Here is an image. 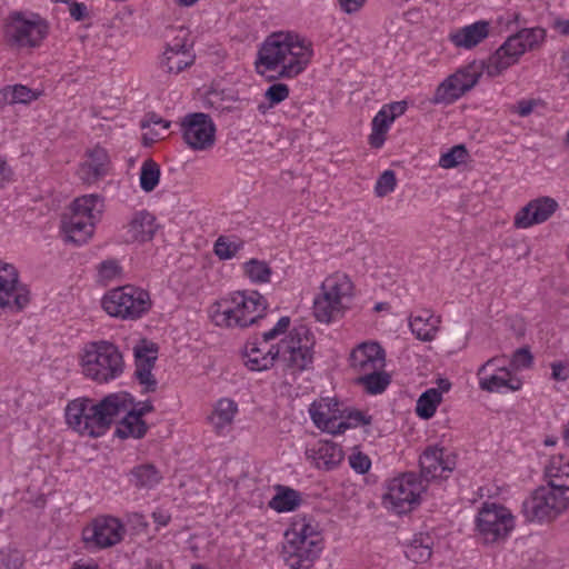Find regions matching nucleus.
<instances>
[{"instance_id": "nucleus-28", "label": "nucleus", "mask_w": 569, "mask_h": 569, "mask_svg": "<svg viewBox=\"0 0 569 569\" xmlns=\"http://www.w3.org/2000/svg\"><path fill=\"white\" fill-rule=\"evenodd\" d=\"M308 458L315 460L320 469L331 470L343 459L341 447L331 441H321L316 447L307 450Z\"/></svg>"}, {"instance_id": "nucleus-10", "label": "nucleus", "mask_w": 569, "mask_h": 569, "mask_svg": "<svg viewBox=\"0 0 569 569\" xmlns=\"http://www.w3.org/2000/svg\"><path fill=\"white\" fill-rule=\"evenodd\" d=\"M124 535L126 528L120 519L113 516H99L83 527L81 539L86 550L94 552L120 543Z\"/></svg>"}, {"instance_id": "nucleus-31", "label": "nucleus", "mask_w": 569, "mask_h": 569, "mask_svg": "<svg viewBox=\"0 0 569 569\" xmlns=\"http://www.w3.org/2000/svg\"><path fill=\"white\" fill-rule=\"evenodd\" d=\"M62 230L69 241L77 244H82L92 236L94 224L84 219L79 218L78 214L67 212L62 217Z\"/></svg>"}, {"instance_id": "nucleus-12", "label": "nucleus", "mask_w": 569, "mask_h": 569, "mask_svg": "<svg viewBox=\"0 0 569 569\" xmlns=\"http://www.w3.org/2000/svg\"><path fill=\"white\" fill-rule=\"evenodd\" d=\"M184 143L194 151L211 149L216 143L217 128L212 118L203 112H190L179 121Z\"/></svg>"}, {"instance_id": "nucleus-5", "label": "nucleus", "mask_w": 569, "mask_h": 569, "mask_svg": "<svg viewBox=\"0 0 569 569\" xmlns=\"http://www.w3.org/2000/svg\"><path fill=\"white\" fill-rule=\"evenodd\" d=\"M49 26L39 14L29 18L21 11L11 12L3 26V39L12 48H36L47 37Z\"/></svg>"}, {"instance_id": "nucleus-39", "label": "nucleus", "mask_w": 569, "mask_h": 569, "mask_svg": "<svg viewBox=\"0 0 569 569\" xmlns=\"http://www.w3.org/2000/svg\"><path fill=\"white\" fill-rule=\"evenodd\" d=\"M147 430L148 426L144 420L138 419V416L128 411L118 425L114 435L120 439H128L130 437L140 439L146 435Z\"/></svg>"}, {"instance_id": "nucleus-53", "label": "nucleus", "mask_w": 569, "mask_h": 569, "mask_svg": "<svg viewBox=\"0 0 569 569\" xmlns=\"http://www.w3.org/2000/svg\"><path fill=\"white\" fill-rule=\"evenodd\" d=\"M23 562V555L19 550H0V569H20Z\"/></svg>"}, {"instance_id": "nucleus-58", "label": "nucleus", "mask_w": 569, "mask_h": 569, "mask_svg": "<svg viewBox=\"0 0 569 569\" xmlns=\"http://www.w3.org/2000/svg\"><path fill=\"white\" fill-rule=\"evenodd\" d=\"M336 411L337 410L332 411L330 417L326 420L325 425L321 427V430H323L328 433H331V435H341L348 429V426L345 425V422L340 418V415L339 416L336 415Z\"/></svg>"}, {"instance_id": "nucleus-55", "label": "nucleus", "mask_w": 569, "mask_h": 569, "mask_svg": "<svg viewBox=\"0 0 569 569\" xmlns=\"http://www.w3.org/2000/svg\"><path fill=\"white\" fill-rule=\"evenodd\" d=\"M348 460L350 467L359 475L367 473L371 467L370 458L361 451L352 452Z\"/></svg>"}, {"instance_id": "nucleus-8", "label": "nucleus", "mask_w": 569, "mask_h": 569, "mask_svg": "<svg viewBox=\"0 0 569 569\" xmlns=\"http://www.w3.org/2000/svg\"><path fill=\"white\" fill-rule=\"evenodd\" d=\"M102 308L111 317L138 319L150 308L147 291L133 286H123L110 290L102 298Z\"/></svg>"}, {"instance_id": "nucleus-35", "label": "nucleus", "mask_w": 569, "mask_h": 569, "mask_svg": "<svg viewBox=\"0 0 569 569\" xmlns=\"http://www.w3.org/2000/svg\"><path fill=\"white\" fill-rule=\"evenodd\" d=\"M301 493L290 487L276 486V495L269 501V507L278 512L296 510L301 505Z\"/></svg>"}, {"instance_id": "nucleus-43", "label": "nucleus", "mask_w": 569, "mask_h": 569, "mask_svg": "<svg viewBox=\"0 0 569 569\" xmlns=\"http://www.w3.org/2000/svg\"><path fill=\"white\" fill-rule=\"evenodd\" d=\"M244 242L232 236H220L213 246V252L220 260H230L243 249Z\"/></svg>"}, {"instance_id": "nucleus-32", "label": "nucleus", "mask_w": 569, "mask_h": 569, "mask_svg": "<svg viewBox=\"0 0 569 569\" xmlns=\"http://www.w3.org/2000/svg\"><path fill=\"white\" fill-rule=\"evenodd\" d=\"M43 94L41 89H31L23 84L4 86L0 89V107L4 104H29Z\"/></svg>"}, {"instance_id": "nucleus-15", "label": "nucleus", "mask_w": 569, "mask_h": 569, "mask_svg": "<svg viewBox=\"0 0 569 569\" xmlns=\"http://www.w3.org/2000/svg\"><path fill=\"white\" fill-rule=\"evenodd\" d=\"M286 542L282 546L281 557L290 569H309L318 558L321 547L318 541L306 542L297 538L295 532L284 533Z\"/></svg>"}, {"instance_id": "nucleus-38", "label": "nucleus", "mask_w": 569, "mask_h": 569, "mask_svg": "<svg viewBox=\"0 0 569 569\" xmlns=\"http://www.w3.org/2000/svg\"><path fill=\"white\" fill-rule=\"evenodd\" d=\"M356 383L361 386L369 395L382 393L391 383V376L382 370H373L358 376Z\"/></svg>"}, {"instance_id": "nucleus-50", "label": "nucleus", "mask_w": 569, "mask_h": 569, "mask_svg": "<svg viewBox=\"0 0 569 569\" xmlns=\"http://www.w3.org/2000/svg\"><path fill=\"white\" fill-rule=\"evenodd\" d=\"M97 271L98 281L107 284L109 281L116 279L120 274L121 267L117 260L108 259L99 263Z\"/></svg>"}, {"instance_id": "nucleus-45", "label": "nucleus", "mask_w": 569, "mask_h": 569, "mask_svg": "<svg viewBox=\"0 0 569 569\" xmlns=\"http://www.w3.org/2000/svg\"><path fill=\"white\" fill-rule=\"evenodd\" d=\"M243 270L246 276L254 283L269 282L272 273L271 268L266 261L254 258L244 262Z\"/></svg>"}, {"instance_id": "nucleus-26", "label": "nucleus", "mask_w": 569, "mask_h": 569, "mask_svg": "<svg viewBox=\"0 0 569 569\" xmlns=\"http://www.w3.org/2000/svg\"><path fill=\"white\" fill-rule=\"evenodd\" d=\"M407 109H380L371 122V133L369 136V144L379 149L386 141V134L393 121L402 116Z\"/></svg>"}, {"instance_id": "nucleus-9", "label": "nucleus", "mask_w": 569, "mask_h": 569, "mask_svg": "<svg viewBox=\"0 0 569 569\" xmlns=\"http://www.w3.org/2000/svg\"><path fill=\"white\" fill-rule=\"evenodd\" d=\"M515 527L513 516L506 507L485 502L475 520L476 535L485 543L505 540Z\"/></svg>"}, {"instance_id": "nucleus-2", "label": "nucleus", "mask_w": 569, "mask_h": 569, "mask_svg": "<svg viewBox=\"0 0 569 569\" xmlns=\"http://www.w3.org/2000/svg\"><path fill=\"white\" fill-rule=\"evenodd\" d=\"M321 292L313 301V315L323 323H330L345 313L352 297L353 284L345 273H335L325 279Z\"/></svg>"}, {"instance_id": "nucleus-7", "label": "nucleus", "mask_w": 569, "mask_h": 569, "mask_svg": "<svg viewBox=\"0 0 569 569\" xmlns=\"http://www.w3.org/2000/svg\"><path fill=\"white\" fill-rule=\"evenodd\" d=\"M489 76V60H475L447 77L436 89L431 103L451 104L471 90L483 72Z\"/></svg>"}, {"instance_id": "nucleus-48", "label": "nucleus", "mask_w": 569, "mask_h": 569, "mask_svg": "<svg viewBox=\"0 0 569 569\" xmlns=\"http://www.w3.org/2000/svg\"><path fill=\"white\" fill-rule=\"evenodd\" d=\"M406 557L416 562L423 563L428 561L432 555L428 543H423L421 539H415L406 549Z\"/></svg>"}, {"instance_id": "nucleus-33", "label": "nucleus", "mask_w": 569, "mask_h": 569, "mask_svg": "<svg viewBox=\"0 0 569 569\" xmlns=\"http://www.w3.org/2000/svg\"><path fill=\"white\" fill-rule=\"evenodd\" d=\"M234 295L241 313L247 318H253V323L263 317L267 309V300L258 291H250L248 295L244 291H238Z\"/></svg>"}, {"instance_id": "nucleus-1", "label": "nucleus", "mask_w": 569, "mask_h": 569, "mask_svg": "<svg viewBox=\"0 0 569 569\" xmlns=\"http://www.w3.org/2000/svg\"><path fill=\"white\" fill-rule=\"evenodd\" d=\"M132 400L126 392L110 393L100 401L88 397L76 398L64 409L66 423L81 437L100 438Z\"/></svg>"}, {"instance_id": "nucleus-62", "label": "nucleus", "mask_w": 569, "mask_h": 569, "mask_svg": "<svg viewBox=\"0 0 569 569\" xmlns=\"http://www.w3.org/2000/svg\"><path fill=\"white\" fill-rule=\"evenodd\" d=\"M69 11H70V16L76 21H82L88 16L87 6L84 3H80V2H72L70 4Z\"/></svg>"}, {"instance_id": "nucleus-30", "label": "nucleus", "mask_w": 569, "mask_h": 569, "mask_svg": "<svg viewBox=\"0 0 569 569\" xmlns=\"http://www.w3.org/2000/svg\"><path fill=\"white\" fill-rule=\"evenodd\" d=\"M261 343L249 342L246 346L244 356L247 358L246 365L250 370L263 371L271 368L277 360L279 349L272 345L267 350L261 348Z\"/></svg>"}, {"instance_id": "nucleus-37", "label": "nucleus", "mask_w": 569, "mask_h": 569, "mask_svg": "<svg viewBox=\"0 0 569 569\" xmlns=\"http://www.w3.org/2000/svg\"><path fill=\"white\" fill-rule=\"evenodd\" d=\"M162 476L160 471L151 463L139 465L131 469L129 481L137 488L151 489L157 486Z\"/></svg>"}, {"instance_id": "nucleus-57", "label": "nucleus", "mask_w": 569, "mask_h": 569, "mask_svg": "<svg viewBox=\"0 0 569 569\" xmlns=\"http://www.w3.org/2000/svg\"><path fill=\"white\" fill-rule=\"evenodd\" d=\"M288 94L289 88L287 84L273 83L267 89L264 97L271 104H277L282 102L288 97Z\"/></svg>"}, {"instance_id": "nucleus-59", "label": "nucleus", "mask_w": 569, "mask_h": 569, "mask_svg": "<svg viewBox=\"0 0 569 569\" xmlns=\"http://www.w3.org/2000/svg\"><path fill=\"white\" fill-rule=\"evenodd\" d=\"M286 532H295L297 535V538H305L303 540L306 542L310 541H318V546H320V538L317 532H315L313 528L309 523H302L299 528L293 527L290 530H287Z\"/></svg>"}, {"instance_id": "nucleus-49", "label": "nucleus", "mask_w": 569, "mask_h": 569, "mask_svg": "<svg viewBox=\"0 0 569 569\" xmlns=\"http://www.w3.org/2000/svg\"><path fill=\"white\" fill-rule=\"evenodd\" d=\"M468 157V151L463 144H457L449 151L441 154L439 164L445 169L455 168L465 162Z\"/></svg>"}, {"instance_id": "nucleus-27", "label": "nucleus", "mask_w": 569, "mask_h": 569, "mask_svg": "<svg viewBox=\"0 0 569 569\" xmlns=\"http://www.w3.org/2000/svg\"><path fill=\"white\" fill-rule=\"evenodd\" d=\"M103 198L99 194H84L76 198L69 207L72 214H78L79 218L96 224L103 212Z\"/></svg>"}, {"instance_id": "nucleus-64", "label": "nucleus", "mask_w": 569, "mask_h": 569, "mask_svg": "<svg viewBox=\"0 0 569 569\" xmlns=\"http://www.w3.org/2000/svg\"><path fill=\"white\" fill-rule=\"evenodd\" d=\"M366 0H338L340 8L348 14L357 12Z\"/></svg>"}, {"instance_id": "nucleus-17", "label": "nucleus", "mask_w": 569, "mask_h": 569, "mask_svg": "<svg viewBox=\"0 0 569 569\" xmlns=\"http://www.w3.org/2000/svg\"><path fill=\"white\" fill-rule=\"evenodd\" d=\"M288 39H290V32H274L268 36L258 51L257 69L263 67L264 70H276L280 64L282 68L287 63V51L292 49L287 43Z\"/></svg>"}, {"instance_id": "nucleus-40", "label": "nucleus", "mask_w": 569, "mask_h": 569, "mask_svg": "<svg viewBox=\"0 0 569 569\" xmlns=\"http://www.w3.org/2000/svg\"><path fill=\"white\" fill-rule=\"evenodd\" d=\"M197 94L202 100L204 107H221L223 103L236 101L234 91L232 89L201 88L197 90Z\"/></svg>"}, {"instance_id": "nucleus-46", "label": "nucleus", "mask_w": 569, "mask_h": 569, "mask_svg": "<svg viewBox=\"0 0 569 569\" xmlns=\"http://www.w3.org/2000/svg\"><path fill=\"white\" fill-rule=\"evenodd\" d=\"M192 62L193 57L189 52H182V54L170 52L163 54L161 66L169 73H179L180 71L184 70L187 67L192 64Z\"/></svg>"}, {"instance_id": "nucleus-21", "label": "nucleus", "mask_w": 569, "mask_h": 569, "mask_svg": "<svg viewBox=\"0 0 569 569\" xmlns=\"http://www.w3.org/2000/svg\"><path fill=\"white\" fill-rule=\"evenodd\" d=\"M157 229L158 224L154 216L147 210H139L123 226L122 240L126 243L150 241Z\"/></svg>"}, {"instance_id": "nucleus-22", "label": "nucleus", "mask_w": 569, "mask_h": 569, "mask_svg": "<svg viewBox=\"0 0 569 569\" xmlns=\"http://www.w3.org/2000/svg\"><path fill=\"white\" fill-rule=\"evenodd\" d=\"M287 43H289L292 49L287 51V63H284L278 73L280 78H293L298 76L305 70L312 54L310 47L295 33L290 32V39H288Z\"/></svg>"}, {"instance_id": "nucleus-6", "label": "nucleus", "mask_w": 569, "mask_h": 569, "mask_svg": "<svg viewBox=\"0 0 569 569\" xmlns=\"http://www.w3.org/2000/svg\"><path fill=\"white\" fill-rule=\"evenodd\" d=\"M313 345L315 337L306 326L295 327L288 337L276 345L279 349L277 359L293 372L308 370L313 363Z\"/></svg>"}, {"instance_id": "nucleus-14", "label": "nucleus", "mask_w": 569, "mask_h": 569, "mask_svg": "<svg viewBox=\"0 0 569 569\" xmlns=\"http://www.w3.org/2000/svg\"><path fill=\"white\" fill-rule=\"evenodd\" d=\"M29 300V292L19 284L16 267L0 262V311H21Z\"/></svg>"}, {"instance_id": "nucleus-19", "label": "nucleus", "mask_w": 569, "mask_h": 569, "mask_svg": "<svg viewBox=\"0 0 569 569\" xmlns=\"http://www.w3.org/2000/svg\"><path fill=\"white\" fill-rule=\"evenodd\" d=\"M559 208L558 202L550 197H539L529 201L515 217L517 228H529L546 222Z\"/></svg>"}, {"instance_id": "nucleus-11", "label": "nucleus", "mask_w": 569, "mask_h": 569, "mask_svg": "<svg viewBox=\"0 0 569 569\" xmlns=\"http://www.w3.org/2000/svg\"><path fill=\"white\" fill-rule=\"evenodd\" d=\"M425 491L426 485L418 475L407 472L390 481L383 503L399 515L407 513L420 503L421 493Z\"/></svg>"}, {"instance_id": "nucleus-54", "label": "nucleus", "mask_w": 569, "mask_h": 569, "mask_svg": "<svg viewBox=\"0 0 569 569\" xmlns=\"http://www.w3.org/2000/svg\"><path fill=\"white\" fill-rule=\"evenodd\" d=\"M533 357L527 347L517 349L511 358L510 366L515 369H527L532 365Z\"/></svg>"}, {"instance_id": "nucleus-29", "label": "nucleus", "mask_w": 569, "mask_h": 569, "mask_svg": "<svg viewBox=\"0 0 569 569\" xmlns=\"http://www.w3.org/2000/svg\"><path fill=\"white\" fill-rule=\"evenodd\" d=\"M479 386L488 392H501L503 389L518 391L522 387V381L512 375L510 369L500 367L496 373L489 377H480Z\"/></svg>"}, {"instance_id": "nucleus-41", "label": "nucleus", "mask_w": 569, "mask_h": 569, "mask_svg": "<svg viewBox=\"0 0 569 569\" xmlns=\"http://www.w3.org/2000/svg\"><path fill=\"white\" fill-rule=\"evenodd\" d=\"M442 395L439 389H428L421 393L417 400L416 412L422 419L433 417L438 405L441 402Z\"/></svg>"}, {"instance_id": "nucleus-44", "label": "nucleus", "mask_w": 569, "mask_h": 569, "mask_svg": "<svg viewBox=\"0 0 569 569\" xmlns=\"http://www.w3.org/2000/svg\"><path fill=\"white\" fill-rule=\"evenodd\" d=\"M160 180V167L152 159L143 161L140 170V188L146 192L156 189Z\"/></svg>"}, {"instance_id": "nucleus-4", "label": "nucleus", "mask_w": 569, "mask_h": 569, "mask_svg": "<svg viewBox=\"0 0 569 569\" xmlns=\"http://www.w3.org/2000/svg\"><path fill=\"white\" fill-rule=\"evenodd\" d=\"M546 39V30L522 28L509 36L506 41L489 57V77L501 74L512 64L517 63L526 51L538 49Z\"/></svg>"}, {"instance_id": "nucleus-61", "label": "nucleus", "mask_w": 569, "mask_h": 569, "mask_svg": "<svg viewBox=\"0 0 569 569\" xmlns=\"http://www.w3.org/2000/svg\"><path fill=\"white\" fill-rule=\"evenodd\" d=\"M14 181V171L7 160L0 157V189Z\"/></svg>"}, {"instance_id": "nucleus-52", "label": "nucleus", "mask_w": 569, "mask_h": 569, "mask_svg": "<svg viewBox=\"0 0 569 569\" xmlns=\"http://www.w3.org/2000/svg\"><path fill=\"white\" fill-rule=\"evenodd\" d=\"M397 186L396 173L392 170L383 171L375 186L377 197H386L391 193Z\"/></svg>"}, {"instance_id": "nucleus-42", "label": "nucleus", "mask_w": 569, "mask_h": 569, "mask_svg": "<svg viewBox=\"0 0 569 569\" xmlns=\"http://www.w3.org/2000/svg\"><path fill=\"white\" fill-rule=\"evenodd\" d=\"M171 122L169 120L162 119L161 117L157 116L156 113H149L142 121L141 127L144 128H151V126L159 127V130H156L154 128L151 129L150 132L143 133V143L144 146H151L153 142H156L159 139H162L164 136L163 133L170 128Z\"/></svg>"}, {"instance_id": "nucleus-23", "label": "nucleus", "mask_w": 569, "mask_h": 569, "mask_svg": "<svg viewBox=\"0 0 569 569\" xmlns=\"http://www.w3.org/2000/svg\"><path fill=\"white\" fill-rule=\"evenodd\" d=\"M445 450L439 447H428L419 458L421 477L429 481L437 478H447L453 465L449 458L443 457Z\"/></svg>"}, {"instance_id": "nucleus-13", "label": "nucleus", "mask_w": 569, "mask_h": 569, "mask_svg": "<svg viewBox=\"0 0 569 569\" xmlns=\"http://www.w3.org/2000/svg\"><path fill=\"white\" fill-rule=\"evenodd\" d=\"M567 507L568 500L548 485L536 489L531 497L523 501L522 512L528 521L541 522L557 517Z\"/></svg>"}, {"instance_id": "nucleus-16", "label": "nucleus", "mask_w": 569, "mask_h": 569, "mask_svg": "<svg viewBox=\"0 0 569 569\" xmlns=\"http://www.w3.org/2000/svg\"><path fill=\"white\" fill-rule=\"evenodd\" d=\"M159 347L157 343L141 340L133 348L134 355V377L138 382L143 387V392H154L158 387V381L152 375L156 361L158 359Z\"/></svg>"}, {"instance_id": "nucleus-24", "label": "nucleus", "mask_w": 569, "mask_h": 569, "mask_svg": "<svg viewBox=\"0 0 569 569\" xmlns=\"http://www.w3.org/2000/svg\"><path fill=\"white\" fill-rule=\"evenodd\" d=\"M109 156L106 149L96 147L88 153V159L80 166L78 174L81 180L92 183L108 173Z\"/></svg>"}, {"instance_id": "nucleus-25", "label": "nucleus", "mask_w": 569, "mask_h": 569, "mask_svg": "<svg viewBox=\"0 0 569 569\" xmlns=\"http://www.w3.org/2000/svg\"><path fill=\"white\" fill-rule=\"evenodd\" d=\"M489 36V22L476 21L450 33L449 40L458 48L472 49Z\"/></svg>"}, {"instance_id": "nucleus-47", "label": "nucleus", "mask_w": 569, "mask_h": 569, "mask_svg": "<svg viewBox=\"0 0 569 569\" xmlns=\"http://www.w3.org/2000/svg\"><path fill=\"white\" fill-rule=\"evenodd\" d=\"M545 475L551 481L552 479H559L560 477L569 476V458L562 455L552 456L549 463L545 468Z\"/></svg>"}, {"instance_id": "nucleus-63", "label": "nucleus", "mask_w": 569, "mask_h": 569, "mask_svg": "<svg viewBox=\"0 0 569 569\" xmlns=\"http://www.w3.org/2000/svg\"><path fill=\"white\" fill-rule=\"evenodd\" d=\"M548 485L559 493L560 497H563L565 492L569 490V476L560 477L559 479H552L548 481Z\"/></svg>"}, {"instance_id": "nucleus-18", "label": "nucleus", "mask_w": 569, "mask_h": 569, "mask_svg": "<svg viewBox=\"0 0 569 569\" xmlns=\"http://www.w3.org/2000/svg\"><path fill=\"white\" fill-rule=\"evenodd\" d=\"M349 365L359 376L382 370L386 366V351L378 342H361L350 352Z\"/></svg>"}, {"instance_id": "nucleus-51", "label": "nucleus", "mask_w": 569, "mask_h": 569, "mask_svg": "<svg viewBox=\"0 0 569 569\" xmlns=\"http://www.w3.org/2000/svg\"><path fill=\"white\" fill-rule=\"evenodd\" d=\"M340 418L350 428H357L359 426H368L372 421L371 416L365 415L362 411L357 409H346L340 412Z\"/></svg>"}, {"instance_id": "nucleus-34", "label": "nucleus", "mask_w": 569, "mask_h": 569, "mask_svg": "<svg viewBox=\"0 0 569 569\" xmlns=\"http://www.w3.org/2000/svg\"><path fill=\"white\" fill-rule=\"evenodd\" d=\"M238 411V405L231 399H220L209 417L214 430L219 435H223L228 426L233 421L234 415Z\"/></svg>"}, {"instance_id": "nucleus-3", "label": "nucleus", "mask_w": 569, "mask_h": 569, "mask_svg": "<svg viewBox=\"0 0 569 569\" xmlns=\"http://www.w3.org/2000/svg\"><path fill=\"white\" fill-rule=\"evenodd\" d=\"M86 377L98 382H108L120 377L124 361L119 348L112 342L100 340L87 345L82 359Z\"/></svg>"}, {"instance_id": "nucleus-20", "label": "nucleus", "mask_w": 569, "mask_h": 569, "mask_svg": "<svg viewBox=\"0 0 569 569\" xmlns=\"http://www.w3.org/2000/svg\"><path fill=\"white\" fill-rule=\"evenodd\" d=\"M211 320L216 326L226 328H246L253 325V318H247L239 308L236 295L216 302L210 312Z\"/></svg>"}, {"instance_id": "nucleus-36", "label": "nucleus", "mask_w": 569, "mask_h": 569, "mask_svg": "<svg viewBox=\"0 0 569 569\" xmlns=\"http://www.w3.org/2000/svg\"><path fill=\"white\" fill-rule=\"evenodd\" d=\"M439 320L429 311L412 316L409 321L412 333L422 341H431L438 331Z\"/></svg>"}, {"instance_id": "nucleus-60", "label": "nucleus", "mask_w": 569, "mask_h": 569, "mask_svg": "<svg viewBox=\"0 0 569 569\" xmlns=\"http://www.w3.org/2000/svg\"><path fill=\"white\" fill-rule=\"evenodd\" d=\"M551 378L557 381H566L569 378V362L555 361L551 363Z\"/></svg>"}, {"instance_id": "nucleus-56", "label": "nucleus", "mask_w": 569, "mask_h": 569, "mask_svg": "<svg viewBox=\"0 0 569 569\" xmlns=\"http://www.w3.org/2000/svg\"><path fill=\"white\" fill-rule=\"evenodd\" d=\"M291 320L290 317L283 316L281 317L278 322L274 325L273 328L262 333V342L267 345L269 341L274 340L280 335L288 331L290 327Z\"/></svg>"}]
</instances>
